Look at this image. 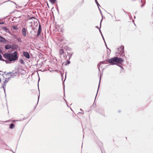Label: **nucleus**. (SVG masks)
<instances>
[{"mask_svg": "<svg viewBox=\"0 0 153 153\" xmlns=\"http://www.w3.org/2000/svg\"><path fill=\"white\" fill-rule=\"evenodd\" d=\"M5 48L6 49H9L10 48L11 49V45H6L5 46Z\"/></svg>", "mask_w": 153, "mask_h": 153, "instance_id": "9b49d317", "label": "nucleus"}, {"mask_svg": "<svg viewBox=\"0 0 153 153\" xmlns=\"http://www.w3.org/2000/svg\"><path fill=\"white\" fill-rule=\"evenodd\" d=\"M1 79L0 78V82H1Z\"/></svg>", "mask_w": 153, "mask_h": 153, "instance_id": "ea45409f", "label": "nucleus"}, {"mask_svg": "<svg viewBox=\"0 0 153 153\" xmlns=\"http://www.w3.org/2000/svg\"><path fill=\"white\" fill-rule=\"evenodd\" d=\"M69 63H70V61H68V63L69 64Z\"/></svg>", "mask_w": 153, "mask_h": 153, "instance_id": "f704fd0d", "label": "nucleus"}, {"mask_svg": "<svg viewBox=\"0 0 153 153\" xmlns=\"http://www.w3.org/2000/svg\"><path fill=\"white\" fill-rule=\"evenodd\" d=\"M39 97H38V101H39Z\"/></svg>", "mask_w": 153, "mask_h": 153, "instance_id": "c9c22d12", "label": "nucleus"}, {"mask_svg": "<svg viewBox=\"0 0 153 153\" xmlns=\"http://www.w3.org/2000/svg\"><path fill=\"white\" fill-rule=\"evenodd\" d=\"M102 19L101 20V22H100V27H101V22H102Z\"/></svg>", "mask_w": 153, "mask_h": 153, "instance_id": "c85d7f7f", "label": "nucleus"}, {"mask_svg": "<svg viewBox=\"0 0 153 153\" xmlns=\"http://www.w3.org/2000/svg\"><path fill=\"white\" fill-rule=\"evenodd\" d=\"M14 126H15V125L11 123L10 124V129H12L14 128Z\"/></svg>", "mask_w": 153, "mask_h": 153, "instance_id": "ddd939ff", "label": "nucleus"}, {"mask_svg": "<svg viewBox=\"0 0 153 153\" xmlns=\"http://www.w3.org/2000/svg\"><path fill=\"white\" fill-rule=\"evenodd\" d=\"M2 28L3 30H4L6 32H7V31L8 30V29H7V28L5 26L3 27Z\"/></svg>", "mask_w": 153, "mask_h": 153, "instance_id": "4468645a", "label": "nucleus"}, {"mask_svg": "<svg viewBox=\"0 0 153 153\" xmlns=\"http://www.w3.org/2000/svg\"><path fill=\"white\" fill-rule=\"evenodd\" d=\"M135 16H134V18L135 19Z\"/></svg>", "mask_w": 153, "mask_h": 153, "instance_id": "a19ab883", "label": "nucleus"}, {"mask_svg": "<svg viewBox=\"0 0 153 153\" xmlns=\"http://www.w3.org/2000/svg\"><path fill=\"white\" fill-rule=\"evenodd\" d=\"M22 33L23 36L25 37L26 36V30L25 27L22 29Z\"/></svg>", "mask_w": 153, "mask_h": 153, "instance_id": "423d86ee", "label": "nucleus"}, {"mask_svg": "<svg viewBox=\"0 0 153 153\" xmlns=\"http://www.w3.org/2000/svg\"><path fill=\"white\" fill-rule=\"evenodd\" d=\"M65 48L66 49V50H68L69 49V48L68 47H67V46L65 47Z\"/></svg>", "mask_w": 153, "mask_h": 153, "instance_id": "4be33fe9", "label": "nucleus"}, {"mask_svg": "<svg viewBox=\"0 0 153 153\" xmlns=\"http://www.w3.org/2000/svg\"><path fill=\"white\" fill-rule=\"evenodd\" d=\"M95 2L96 4H97V5L98 8H99V9L100 12L101 13V11L100 10V9L99 8V7L100 6L98 2H97V0H95Z\"/></svg>", "mask_w": 153, "mask_h": 153, "instance_id": "f8f14e48", "label": "nucleus"}, {"mask_svg": "<svg viewBox=\"0 0 153 153\" xmlns=\"http://www.w3.org/2000/svg\"><path fill=\"white\" fill-rule=\"evenodd\" d=\"M106 61L111 65H117V64H121L123 62V59L117 57H115L107 59Z\"/></svg>", "mask_w": 153, "mask_h": 153, "instance_id": "f03ea898", "label": "nucleus"}, {"mask_svg": "<svg viewBox=\"0 0 153 153\" xmlns=\"http://www.w3.org/2000/svg\"><path fill=\"white\" fill-rule=\"evenodd\" d=\"M145 4V3L144 4H142V5H141V7H143V6H144V4Z\"/></svg>", "mask_w": 153, "mask_h": 153, "instance_id": "bb28decb", "label": "nucleus"}, {"mask_svg": "<svg viewBox=\"0 0 153 153\" xmlns=\"http://www.w3.org/2000/svg\"><path fill=\"white\" fill-rule=\"evenodd\" d=\"M7 79V78L6 79L5 81H6V83H7L8 82V79Z\"/></svg>", "mask_w": 153, "mask_h": 153, "instance_id": "393cba45", "label": "nucleus"}, {"mask_svg": "<svg viewBox=\"0 0 153 153\" xmlns=\"http://www.w3.org/2000/svg\"><path fill=\"white\" fill-rule=\"evenodd\" d=\"M101 35H102V38H103V40L104 41V42H105V41L104 39V37H103V36L102 34V33H101Z\"/></svg>", "mask_w": 153, "mask_h": 153, "instance_id": "b1692460", "label": "nucleus"}, {"mask_svg": "<svg viewBox=\"0 0 153 153\" xmlns=\"http://www.w3.org/2000/svg\"><path fill=\"white\" fill-rule=\"evenodd\" d=\"M83 144V143H82Z\"/></svg>", "mask_w": 153, "mask_h": 153, "instance_id": "79ce46f5", "label": "nucleus"}, {"mask_svg": "<svg viewBox=\"0 0 153 153\" xmlns=\"http://www.w3.org/2000/svg\"><path fill=\"white\" fill-rule=\"evenodd\" d=\"M96 28L99 29V27L98 26H96Z\"/></svg>", "mask_w": 153, "mask_h": 153, "instance_id": "7c9ffc66", "label": "nucleus"}, {"mask_svg": "<svg viewBox=\"0 0 153 153\" xmlns=\"http://www.w3.org/2000/svg\"><path fill=\"white\" fill-rule=\"evenodd\" d=\"M12 74V73L10 72L7 74Z\"/></svg>", "mask_w": 153, "mask_h": 153, "instance_id": "c756f323", "label": "nucleus"}, {"mask_svg": "<svg viewBox=\"0 0 153 153\" xmlns=\"http://www.w3.org/2000/svg\"><path fill=\"white\" fill-rule=\"evenodd\" d=\"M33 18H34V17H32L31 18V19H32Z\"/></svg>", "mask_w": 153, "mask_h": 153, "instance_id": "4c0bfd02", "label": "nucleus"}, {"mask_svg": "<svg viewBox=\"0 0 153 153\" xmlns=\"http://www.w3.org/2000/svg\"><path fill=\"white\" fill-rule=\"evenodd\" d=\"M56 0H50V1L52 4H53L55 3Z\"/></svg>", "mask_w": 153, "mask_h": 153, "instance_id": "f3484780", "label": "nucleus"}, {"mask_svg": "<svg viewBox=\"0 0 153 153\" xmlns=\"http://www.w3.org/2000/svg\"><path fill=\"white\" fill-rule=\"evenodd\" d=\"M0 42H6L5 39L2 36H0Z\"/></svg>", "mask_w": 153, "mask_h": 153, "instance_id": "9d476101", "label": "nucleus"}, {"mask_svg": "<svg viewBox=\"0 0 153 153\" xmlns=\"http://www.w3.org/2000/svg\"><path fill=\"white\" fill-rule=\"evenodd\" d=\"M11 47L12 50H17L19 48V46L16 44H12L11 45Z\"/></svg>", "mask_w": 153, "mask_h": 153, "instance_id": "0eeeda50", "label": "nucleus"}, {"mask_svg": "<svg viewBox=\"0 0 153 153\" xmlns=\"http://www.w3.org/2000/svg\"><path fill=\"white\" fill-rule=\"evenodd\" d=\"M124 53V47L122 45L117 48L116 53V56H118L119 55H120L121 56H125Z\"/></svg>", "mask_w": 153, "mask_h": 153, "instance_id": "7ed1b4c3", "label": "nucleus"}, {"mask_svg": "<svg viewBox=\"0 0 153 153\" xmlns=\"http://www.w3.org/2000/svg\"><path fill=\"white\" fill-rule=\"evenodd\" d=\"M7 83L6 82V81H4V83L2 85L1 88H2L4 89V92L5 94V95H6V91H5V88L6 85Z\"/></svg>", "mask_w": 153, "mask_h": 153, "instance_id": "6e6552de", "label": "nucleus"}, {"mask_svg": "<svg viewBox=\"0 0 153 153\" xmlns=\"http://www.w3.org/2000/svg\"><path fill=\"white\" fill-rule=\"evenodd\" d=\"M80 110L82 111L83 112L82 113V112H79V113H82V114H84V112L83 111V110H82V109L81 108L80 109Z\"/></svg>", "mask_w": 153, "mask_h": 153, "instance_id": "5701e85b", "label": "nucleus"}, {"mask_svg": "<svg viewBox=\"0 0 153 153\" xmlns=\"http://www.w3.org/2000/svg\"><path fill=\"white\" fill-rule=\"evenodd\" d=\"M20 62L21 64H24V62L23 61V60L22 59H21L20 60Z\"/></svg>", "mask_w": 153, "mask_h": 153, "instance_id": "412c9836", "label": "nucleus"}, {"mask_svg": "<svg viewBox=\"0 0 153 153\" xmlns=\"http://www.w3.org/2000/svg\"><path fill=\"white\" fill-rule=\"evenodd\" d=\"M59 53L60 55H63L64 53V49L62 48H61L59 50Z\"/></svg>", "mask_w": 153, "mask_h": 153, "instance_id": "1a4fd4ad", "label": "nucleus"}, {"mask_svg": "<svg viewBox=\"0 0 153 153\" xmlns=\"http://www.w3.org/2000/svg\"><path fill=\"white\" fill-rule=\"evenodd\" d=\"M141 2L142 3H143V1H142V0H141Z\"/></svg>", "mask_w": 153, "mask_h": 153, "instance_id": "58836bf2", "label": "nucleus"}, {"mask_svg": "<svg viewBox=\"0 0 153 153\" xmlns=\"http://www.w3.org/2000/svg\"><path fill=\"white\" fill-rule=\"evenodd\" d=\"M16 75H15V74L13 73L10 75V78H13L14 76H16Z\"/></svg>", "mask_w": 153, "mask_h": 153, "instance_id": "2eb2a0df", "label": "nucleus"}, {"mask_svg": "<svg viewBox=\"0 0 153 153\" xmlns=\"http://www.w3.org/2000/svg\"><path fill=\"white\" fill-rule=\"evenodd\" d=\"M98 70H99V71H100V67H99L98 68Z\"/></svg>", "mask_w": 153, "mask_h": 153, "instance_id": "2f4dec72", "label": "nucleus"}, {"mask_svg": "<svg viewBox=\"0 0 153 153\" xmlns=\"http://www.w3.org/2000/svg\"><path fill=\"white\" fill-rule=\"evenodd\" d=\"M42 31V28L41 25L39 24V28L37 31V34L36 37H38L40 34L41 32Z\"/></svg>", "mask_w": 153, "mask_h": 153, "instance_id": "20e7f679", "label": "nucleus"}, {"mask_svg": "<svg viewBox=\"0 0 153 153\" xmlns=\"http://www.w3.org/2000/svg\"><path fill=\"white\" fill-rule=\"evenodd\" d=\"M17 41L19 42H22V40L21 38L20 37L18 38L17 39Z\"/></svg>", "mask_w": 153, "mask_h": 153, "instance_id": "a211bd4d", "label": "nucleus"}, {"mask_svg": "<svg viewBox=\"0 0 153 153\" xmlns=\"http://www.w3.org/2000/svg\"><path fill=\"white\" fill-rule=\"evenodd\" d=\"M5 61L6 63H10V62L9 61V60H4V61Z\"/></svg>", "mask_w": 153, "mask_h": 153, "instance_id": "aec40b11", "label": "nucleus"}, {"mask_svg": "<svg viewBox=\"0 0 153 153\" xmlns=\"http://www.w3.org/2000/svg\"><path fill=\"white\" fill-rule=\"evenodd\" d=\"M23 55L27 59H29L30 56L29 54L27 52L23 51Z\"/></svg>", "mask_w": 153, "mask_h": 153, "instance_id": "39448f33", "label": "nucleus"}, {"mask_svg": "<svg viewBox=\"0 0 153 153\" xmlns=\"http://www.w3.org/2000/svg\"><path fill=\"white\" fill-rule=\"evenodd\" d=\"M3 57L5 59H8L11 63L14 62L18 59V56L17 51H15L13 53H7L3 54Z\"/></svg>", "mask_w": 153, "mask_h": 153, "instance_id": "f257e3e1", "label": "nucleus"}, {"mask_svg": "<svg viewBox=\"0 0 153 153\" xmlns=\"http://www.w3.org/2000/svg\"><path fill=\"white\" fill-rule=\"evenodd\" d=\"M14 38L17 39L18 38L17 37H15Z\"/></svg>", "mask_w": 153, "mask_h": 153, "instance_id": "473e14b6", "label": "nucleus"}, {"mask_svg": "<svg viewBox=\"0 0 153 153\" xmlns=\"http://www.w3.org/2000/svg\"><path fill=\"white\" fill-rule=\"evenodd\" d=\"M117 65L119 67H120L122 69H123V68L119 65Z\"/></svg>", "mask_w": 153, "mask_h": 153, "instance_id": "a878e982", "label": "nucleus"}, {"mask_svg": "<svg viewBox=\"0 0 153 153\" xmlns=\"http://www.w3.org/2000/svg\"><path fill=\"white\" fill-rule=\"evenodd\" d=\"M1 5V4H0V5Z\"/></svg>", "mask_w": 153, "mask_h": 153, "instance_id": "37998d69", "label": "nucleus"}, {"mask_svg": "<svg viewBox=\"0 0 153 153\" xmlns=\"http://www.w3.org/2000/svg\"><path fill=\"white\" fill-rule=\"evenodd\" d=\"M12 28L14 30H17L18 29L17 26L16 25H13L12 26Z\"/></svg>", "mask_w": 153, "mask_h": 153, "instance_id": "dca6fc26", "label": "nucleus"}, {"mask_svg": "<svg viewBox=\"0 0 153 153\" xmlns=\"http://www.w3.org/2000/svg\"><path fill=\"white\" fill-rule=\"evenodd\" d=\"M99 30H100V33H102V32H101V30H100V29H99Z\"/></svg>", "mask_w": 153, "mask_h": 153, "instance_id": "72a5a7b5", "label": "nucleus"}, {"mask_svg": "<svg viewBox=\"0 0 153 153\" xmlns=\"http://www.w3.org/2000/svg\"><path fill=\"white\" fill-rule=\"evenodd\" d=\"M101 76H100V80L99 83V84L98 88H99V85H100V80H101ZM98 89H99V88H98V90H97V93L96 95V97H95V99H96V97H97V94L98 91Z\"/></svg>", "mask_w": 153, "mask_h": 153, "instance_id": "6ab92c4d", "label": "nucleus"}, {"mask_svg": "<svg viewBox=\"0 0 153 153\" xmlns=\"http://www.w3.org/2000/svg\"><path fill=\"white\" fill-rule=\"evenodd\" d=\"M105 45H106V47H107V49H108V48H107V45H106V44H105Z\"/></svg>", "mask_w": 153, "mask_h": 153, "instance_id": "e433bc0d", "label": "nucleus"}, {"mask_svg": "<svg viewBox=\"0 0 153 153\" xmlns=\"http://www.w3.org/2000/svg\"><path fill=\"white\" fill-rule=\"evenodd\" d=\"M4 23V22H0V25H2Z\"/></svg>", "mask_w": 153, "mask_h": 153, "instance_id": "cd10ccee", "label": "nucleus"}]
</instances>
